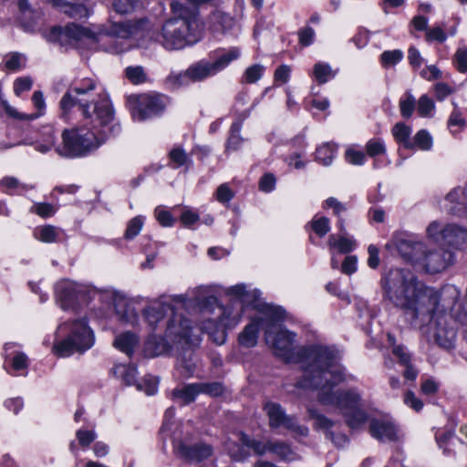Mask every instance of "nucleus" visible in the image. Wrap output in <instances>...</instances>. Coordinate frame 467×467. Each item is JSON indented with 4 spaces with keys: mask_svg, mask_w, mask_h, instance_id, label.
Segmentation results:
<instances>
[{
    "mask_svg": "<svg viewBox=\"0 0 467 467\" xmlns=\"http://www.w3.org/2000/svg\"><path fill=\"white\" fill-rule=\"evenodd\" d=\"M172 16L166 20L157 41L167 50H179L198 41L199 10L179 1L171 4Z\"/></svg>",
    "mask_w": 467,
    "mask_h": 467,
    "instance_id": "8",
    "label": "nucleus"
},
{
    "mask_svg": "<svg viewBox=\"0 0 467 467\" xmlns=\"http://www.w3.org/2000/svg\"><path fill=\"white\" fill-rule=\"evenodd\" d=\"M337 146L334 143L326 142L317 148L316 161L324 166H329L337 153Z\"/></svg>",
    "mask_w": 467,
    "mask_h": 467,
    "instance_id": "32",
    "label": "nucleus"
},
{
    "mask_svg": "<svg viewBox=\"0 0 467 467\" xmlns=\"http://www.w3.org/2000/svg\"><path fill=\"white\" fill-rule=\"evenodd\" d=\"M32 101H33L35 108L37 110L35 113H32V114L21 113L16 109L13 108L12 106H9V105L5 106V112L8 116L17 119L34 120V119L41 117L44 114L46 104H45L43 93L41 91H35L32 96Z\"/></svg>",
    "mask_w": 467,
    "mask_h": 467,
    "instance_id": "19",
    "label": "nucleus"
},
{
    "mask_svg": "<svg viewBox=\"0 0 467 467\" xmlns=\"http://www.w3.org/2000/svg\"><path fill=\"white\" fill-rule=\"evenodd\" d=\"M208 287L199 286L192 290V306H199L202 311L213 312L218 310L216 318L206 319L201 329L206 332L212 340L217 345H222L226 340V328L234 327L241 320L244 305L253 304L259 296L257 290H248L244 284L230 286L226 294L233 296L234 299L226 306H220L214 296L205 295Z\"/></svg>",
    "mask_w": 467,
    "mask_h": 467,
    "instance_id": "4",
    "label": "nucleus"
},
{
    "mask_svg": "<svg viewBox=\"0 0 467 467\" xmlns=\"http://www.w3.org/2000/svg\"><path fill=\"white\" fill-rule=\"evenodd\" d=\"M210 27L213 32L224 33L234 25V19L223 11L216 10L209 17Z\"/></svg>",
    "mask_w": 467,
    "mask_h": 467,
    "instance_id": "25",
    "label": "nucleus"
},
{
    "mask_svg": "<svg viewBox=\"0 0 467 467\" xmlns=\"http://www.w3.org/2000/svg\"><path fill=\"white\" fill-rule=\"evenodd\" d=\"M234 197L233 191L225 183L221 184L216 191V199L222 203L230 202Z\"/></svg>",
    "mask_w": 467,
    "mask_h": 467,
    "instance_id": "63",
    "label": "nucleus"
},
{
    "mask_svg": "<svg viewBox=\"0 0 467 467\" xmlns=\"http://www.w3.org/2000/svg\"><path fill=\"white\" fill-rule=\"evenodd\" d=\"M198 383L185 385L182 388H176L172 390V400L180 401L182 405L192 402L196 396L200 394Z\"/></svg>",
    "mask_w": 467,
    "mask_h": 467,
    "instance_id": "24",
    "label": "nucleus"
},
{
    "mask_svg": "<svg viewBox=\"0 0 467 467\" xmlns=\"http://www.w3.org/2000/svg\"><path fill=\"white\" fill-rule=\"evenodd\" d=\"M240 51L234 47L228 51L219 52L211 57V60L202 59L192 64L187 72L191 82L202 81L207 78L216 75L225 68L232 61L237 59Z\"/></svg>",
    "mask_w": 467,
    "mask_h": 467,
    "instance_id": "10",
    "label": "nucleus"
},
{
    "mask_svg": "<svg viewBox=\"0 0 467 467\" xmlns=\"http://www.w3.org/2000/svg\"><path fill=\"white\" fill-rule=\"evenodd\" d=\"M191 83L187 69L181 72H171L165 78V85L171 89H176L181 87L188 86Z\"/></svg>",
    "mask_w": 467,
    "mask_h": 467,
    "instance_id": "34",
    "label": "nucleus"
},
{
    "mask_svg": "<svg viewBox=\"0 0 467 467\" xmlns=\"http://www.w3.org/2000/svg\"><path fill=\"white\" fill-rule=\"evenodd\" d=\"M63 231L54 225H44L36 228L34 232L35 237L43 243H56L58 242Z\"/></svg>",
    "mask_w": 467,
    "mask_h": 467,
    "instance_id": "27",
    "label": "nucleus"
},
{
    "mask_svg": "<svg viewBox=\"0 0 467 467\" xmlns=\"http://www.w3.org/2000/svg\"><path fill=\"white\" fill-rule=\"evenodd\" d=\"M79 444L82 447H88L93 442L97 437L94 431L78 430L76 433Z\"/></svg>",
    "mask_w": 467,
    "mask_h": 467,
    "instance_id": "61",
    "label": "nucleus"
},
{
    "mask_svg": "<svg viewBox=\"0 0 467 467\" xmlns=\"http://www.w3.org/2000/svg\"><path fill=\"white\" fill-rule=\"evenodd\" d=\"M166 106V97L161 94H143L138 98L137 108L132 112L135 120L142 121L161 114Z\"/></svg>",
    "mask_w": 467,
    "mask_h": 467,
    "instance_id": "13",
    "label": "nucleus"
},
{
    "mask_svg": "<svg viewBox=\"0 0 467 467\" xmlns=\"http://www.w3.org/2000/svg\"><path fill=\"white\" fill-rule=\"evenodd\" d=\"M265 71V67L259 64H254L247 67L243 75V82L253 84L258 81Z\"/></svg>",
    "mask_w": 467,
    "mask_h": 467,
    "instance_id": "42",
    "label": "nucleus"
},
{
    "mask_svg": "<svg viewBox=\"0 0 467 467\" xmlns=\"http://www.w3.org/2000/svg\"><path fill=\"white\" fill-rule=\"evenodd\" d=\"M415 98L410 92H407L405 97L400 99V109L403 118L409 119L412 115L415 109Z\"/></svg>",
    "mask_w": 467,
    "mask_h": 467,
    "instance_id": "45",
    "label": "nucleus"
},
{
    "mask_svg": "<svg viewBox=\"0 0 467 467\" xmlns=\"http://www.w3.org/2000/svg\"><path fill=\"white\" fill-rule=\"evenodd\" d=\"M137 343L138 338L136 335L131 332H126L116 337L114 347L128 356H130Z\"/></svg>",
    "mask_w": 467,
    "mask_h": 467,
    "instance_id": "31",
    "label": "nucleus"
},
{
    "mask_svg": "<svg viewBox=\"0 0 467 467\" xmlns=\"http://www.w3.org/2000/svg\"><path fill=\"white\" fill-rule=\"evenodd\" d=\"M265 313L263 317L254 319L250 324L245 326L244 330L240 333L238 340L240 345L244 348H253L257 344L259 327L262 325L265 329Z\"/></svg>",
    "mask_w": 467,
    "mask_h": 467,
    "instance_id": "20",
    "label": "nucleus"
},
{
    "mask_svg": "<svg viewBox=\"0 0 467 467\" xmlns=\"http://www.w3.org/2000/svg\"><path fill=\"white\" fill-rule=\"evenodd\" d=\"M285 311L280 307L269 306L265 311V339L275 356L286 362L298 363L303 376L296 387L311 389L318 386L325 371L333 369L339 360L337 350L330 347L314 345L308 348L296 346V334L285 328L281 322Z\"/></svg>",
    "mask_w": 467,
    "mask_h": 467,
    "instance_id": "2",
    "label": "nucleus"
},
{
    "mask_svg": "<svg viewBox=\"0 0 467 467\" xmlns=\"http://www.w3.org/2000/svg\"><path fill=\"white\" fill-rule=\"evenodd\" d=\"M112 374L121 379V380L128 386L136 385L137 368L130 364H116L112 368Z\"/></svg>",
    "mask_w": 467,
    "mask_h": 467,
    "instance_id": "28",
    "label": "nucleus"
},
{
    "mask_svg": "<svg viewBox=\"0 0 467 467\" xmlns=\"http://www.w3.org/2000/svg\"><path fill=\"white\" fill-rule=\"evenodd\" d=\"M275 178L272 173L265 174L259 183V188L262 192H270L275 189Z\"/></svg>",
    "mask_w": 467,
    "mask_h": 467,
    "instance_id": "64",
    "label": "nucleus"
},
{
    "mask_svg": "<svg viewBox=\"0 0 467 467\" xmlns=\"http://www.w3.org/2000/svg\"><path fill=\"white\" fill-rule=\"evenodd\" d=\"M445 226L437 221L431 222L427 227V236L435 242L442 241V232Z\"/></svg>",
    "mask_w": 467,
    "mask_h": 467,
    "instance_id": "54",
    "label": "nucleus"
},
{
    "mask_svg": "<svg viewBox=\"0 0 467 467\" xmlns=\"http://www.w3.org/2000/svg\"><path fill=\"white\" fill-rule=\"evenodd\" d=\"M32 78L29 77L18 78L14 83V91L16 95L20 97L23 92L29 91L32 88Z\"/></svg>",
    "mask_w": 467,
    "mask_h": 467,
    "instance_id": "55",
    "label": "nucleus"
},
{
    "mask_svg": "<svg viewBox=\"0 0 467 467\" xmlns=\"http://www.w3.org/2000/svg\"><path fill=\"white\" fill-rule=\"evenodd\" d=\"M403 58V52L400 49L387 50L380 55V63L383 67L397 65Z\"/></svg>",
    "mask_w": 467,
    "mask_h": 467,
    "instance_id": "38",
    "label": "nucleus"
},
{
    "mask_svg": "<svg viewBox=\"0 0 467 467\" xmlns=\"http://www.w3.org/2000/svg\"><path fill=\"white\" fill-rule=\"evenodd\" d=\"M50 2L70 17L82 18L88 16V8L80 2L62 0H50Z\"/></svg>",
    "mask_w": 467,
    "mask_h": 467,
    "instance_id": "23",
    "label": "nucleus"
},
{
    "mask_svg": "<svg viewBox=\"0 0 467 467\" xmlns=\"http://www.w3.org/2000/svg\"><path fill=\"white\" fill-rule=\"evenodd\" d=\"M397 248L404 259L410 262L412 265H419L426 245L421 241L409 238L400 240L398 243Z\"/></svg>",
    "mask_w": 467,
    "mask_h": 467,
    "instance_id": "17",
    "label": "nucleus"
},
{
    "mask_svg": "<svg viewBox=\"0 0 467 467\" xmlns=\"http://www.w3.org/2000/svg\"><path fill=\"white\" fill-rule=\"evenodd\" d=\"M200 393H206L211 396H219L223 392V386L219 382L198 383Z\"/></svg>",
    "mask_w": 467,
    "mask_h": 467,
    "instance_id": "59",
    "label": "nucleus"
},
{
    "mask_svg": "<svg viewBox=\"0 0 467 467\" xmlns=\"http://www.w3.org/2000/svg\"><path fill=\"white\" fill-rule=\"evenodd\" d=\"M146 350L151 356H159L167 350V344L163 338L150 337L146 342Z\"/></svg>",
    "mask_w": 467,
    "mask_h": 467,
    "instance_id": "43",
    "label": "nucleus"
},
{
    "mask_svg": "<svg viewBox=\"0 0 467 467\" xmlns=\"http://www.w3.org/2000/svg\"><path fill=\"white\" fill-rule=\"evenodd\" d=\"M96 88L94 79L75 80L61 98V118L69 119L72 109L78 108L84 123L62 131V142L55 148L60 156H86L98 150L110 136L119 132V125L114 123L110 101L106 96L97 93Z\"/></svg>",
    "mask_w": 467,
    "mask_h": 467,
    "instance_id": "1",
    "label": "nucleus"
},
{
    "mask_svg": "<svg viewBox=\"0 0 467 467\" xmlns=\"http://www.w3.org/2000/svg\"><path fill=\"white\" fill-rule=\"evenodd\" d=\"M369 432L379 441H397L400 438V430L390 420L373 419L369 422Z\"/></svg>",
    "mask_w": 467,
    "mask_h": 467,
    "instance_id": "16",
    "label": "nucleus"
},
{
    "mask_svg": "<svg viewBox=\"0 0 467 467\" xmlns=\"http://www.w3.org/2000/svg\"><path fill=\"white\" fill-rule=\"evenodd\" d=\"M412 142L414 143V149L418 148L421 150H430L432 147V138L425 130H419L415 134Z\"/></svg>",
    "mask_w": 467,
    "mask_h": 467,
    "instance_id": "39",
    "label": "nucleus"
},
{
    "mask_svg": "<svg viewBox=\"0 0 467 467\" xmlns=\"http://www.w3.org/2000/svg\"><path fill=\"white\" fill-rule=\"evenodd\" d=\"M147 23L148 20L145 19L114 23L98 33L72 23L64 27L54 26L48 34V39L58 42L62 46L86 41L89 45L98 44L101 49L109 53L119 54L130 48L131 44L129 38L143 29Z\"/></svg>",
    "mask_w": 467,
    "mask_h": 467,
    "instance_id": "5",
    "label": "nucleus"
},
{
    "mask_svg": "<svg viewBox=\"0 0 467 467\" xmlns=\"http://www.w3.org/2000/svg\"><path fill=\"white\" fill-rule=\"evenodd\" d=\"M310 223L312 230L320 237L325 236L330 231L329 219L325 216L316 215Z\"/></svg>",
    "mask_w": 467,
    "mask_h": 467,
    "instance_id": "41",
    "label": "nucleus"
},
{
    "mask_svg": "<svg viewBox=\"0 0 467 467\" xmlns=\"http://www.w3.org/2000/svg\"><path fill=\"white\" fill-rule=\"evenodd\" d=\"M307 413L309 420L313 421L314 430L325 431L326 438L334 441V432L330 430L335 426V421L312 407L307 409Z\"/></svg>",
    "mask_w": 467,
    "mask_h": 467,
    "instance_id": "21",
    "label": "nucleus"
},
{
    "mask_svg": "<svg viewBox=\"0 0 467 467\" xmlns=\"http://www.w3.org/2000/svg\"><path fill=\"white\" fill-rule=\"evenodd\" d=\"M391 133L396 140V141L404 148L413 150L414 143L410 140L411 134V129L410 126L404 124L403 122H398L391 130Z\"/></svg>",
    "mask_w": 467,
    "mask_h": 467,
    "instance_id": "30",
    "label": "nucleus"
},
{
    "mask_svg": "<svg viewBox=\"0 0 467 467\" xmlns=\"http://www.w3.org/2000/svg\"><path fill=\"white\" fill-rule=\"evenodd\" d=\"M454 64L456 68L462 72H467V49L459 48L454 56Z\"/></svg>",
    "mask_w": 467,
    "mask_h": 467,
    "instance_id": "60",
    "label": "nucleus"
},
{
    "mask_svg": "<svg viewBox=\"0 0 467 467\" xmlns=\"http://www.w3.org/2000/svg\"><path fill=\"white\" fill-rule=\"evenodd\" d=\"M264 409L269 418V425L271 428L284 426L285 429L299 436L306 437L308 435V428L299 425L294 417L286 415L279 404L267 402Z\"/></svg>",
    "mask_w": 467,
    "mask_h": 467,
    "instance_id": "11",
    "label": "nucleus"
},
{
    "mask_svg": "<svg viewBox=\"0 0 467 467\" xmlns=\"http://www.w3.org/2000/svg\"><path fill=\"white\" fill-rule=\"evenodd\" d=\"M126 77L133 84L143 83L146 80V74L142 67H129L125 70Z\"/></svg>",
    "mask_w": 467,
    "mask_h": 467,
    "instance_id": "52",
    "label": "nucleus"
},
{
    "mask_svg": "<svg viewBox=\"0 0 467 467\" xmlns=\"http://www.w3.org/2000/svg\"><path fill=\"white\" fill-rule=\"evenodd\" d=\"M318 386L311 389L317 390V400L326 406L340 410L346 423L351 429L361 427L368 419L366 411L361 410V396L356 389H342L337 386L346 380L344 368L337 362L333 369L325 371Z\"/></svg>",
    "mask_w": 467,
    "mask_h": 467,
    "instance_id": "6",
    "label": "nucleus"
},
{
    "mask_svg": "<svg viewBox=\"0 0 467 467\" xmlns=\"http://www.w3.org/2000/svg\"><path fill=\"white\" fill-rule=\"evenodd\" d=\"M455 262L454 254L443 248H425L421 261L419 265L427 273L437 274L446 270Z\"/></svg>",
    "mask_w": 467,
    "mask_h": 467,
    "instance_id": "12",
    "label": "nucleus"
},
{
    "mask_svg": "<svg viewBox=\"0 0 467 467\" xmlns=\"http://www.w3.org/2000/svg\"><path fill=\"white\" fill-rule=\"evenodd\" d=\"M144 224V217L141 215H138L134 218H132L127 226L126 232H125V237L127 239H133L136 237L140 232L142 229V226Z\"/></svg>",
    "mask_w": 467,
    "mask_h": 467,
    "instance_id": "46",
    "label": "nucleus"
},
{
    "mask_svg": "<svg viewBox=\"0 0 467 467\" xmlns=\"http://www.w3.org/2000/svg\"><path fill=\"white\" fill-rule=\"evenodd\" d=\"M154 215L159 223L163 227H171L175 223L171 213L161 206L155 208Z\"/></svg>",
    "mask_w": 467,
    "mask_h": 467,
    "instance_id": "50",
    "label": "nucleus"
},
{
    "mask_svg": "<svg viewBox=\"0 0 467 467\" xmlns=\"http://www.w3.org/2000/svg\"><path fill=\"white\" fill-rule=\"evenodd\" d=\"M159 380L153 376H146L138 381L136 388L138 390L144 391L147 395H154L158 389Z\"/></svg>",
    "mask_w": 467,
    "mask_h": 467,
    "instance_id": "40",
    "label": "nucleus"
},
{
    "mask_svg": "<svg viewBox=\"0 0 467 467\" xmlns=\"http://www.w3.org/2000/svg\"><path fill=\"white\" fill-rule=\"evenodd\" d=\"M242 124L241 122H234L231 126V135L227 141V150H235L239 148L242 138L240 137Z\"/></svg>",
    "mask_w": 467,
    "mask_h": 467,
    "instance_id": "47",
    "label": "nucleus"
},
{
    "mask_svg": "<svg viewBox=\"0 0 467 467\" xmlns=\"http://www.w3.org/2000/svg\"><path fill=\"white\" fill-rule=\"evenodd\" d=\"M366 150L368 156L376 157L386 152L384 141L380 139L369 140L366 144Z\"/></svg>",
    "mask_w": 467,
    "mask_h": 467,
    "instance_id": "49",
    "label": "nucleus"
},
{
    "mask_svg": "<svg viewBox=\"0 0 467 467\" xmlns=\"http://www.w3.org/2000/svg\"><path fill=\"white\" fill-rule=\"evenodd\" d=\"M454 109L448 119V127L453 135L460 132L466 125V120L462 117L457 104L453 103Z\"/></svg>",
    "mask_w": 467,
    "mask_h": 467,
    "instance_id": "37",
    "label": "nucleus"
},
{
    "mask_svg": "<svg viewBox=\"0 0 467 467\" xmlns=\"http://www.w3.org/2000/svg\"><path fill=\"white\" fill-rule=\"evenodd\" d=\"M41 136L42 140L36 144L35 149L41 153H46L55 145L56 136L54 128L51 126L44 127L41 130Z\"/></svg>",
    "mask_w": 467,
    "mask_h": 467,
    "instance_id": "33",
    "label": "nucleus"
},
{
    "mask_svg": "<svg viewBox=\"0 0 467 467\" xmlns=\"http://www.w3.org/2000/svg\"><path fill=\"white\" fill-rule=\"evenodd\" d=\"M11 366L16 371L26 369L28 367L27 356L24 352H16L12 358Z\"/></svg>",
    "mask_w": 467,
    "mask_h": 467,
    "instance_id": "58",
    "label": "nucleus"
},
{
    "mask_svg": "<svg viewBox=\"0 0 467 467\" xmlns=\"http://www.w3.org/2000/svg\"><path fill=\"white\" fill-rule=\"evenodd\" d=\"M442 242L456 249L467 246V229L457 224H448L442 232Z\"/></svg>",
    "mask_w": 467,
    "mask_h": 467,
    "instance_id": "18",
    "label": "nucleus"
},
{
    "mask_svg": "<svg viewBox=\"0 0 467 467\" xmlns=\"http://www.w3.org/2000/svg\"><path fill=\"white\" fill-rule=\"evenodd\" d=\"M391 351L400 365H408L410 362L411 356L403 345L394 346Z\"/></svg>",
    "mask_w": 467,
    "mask_h": 467,
    "instance_id": "57",
    "label": "nucleus"
},
{
    "mask_svg": "<svg viewBox=\"0 0 467 467\" xmlns=\"http://www.w3.org/2000/svg\"><path fill=\"white\" fill-rule=\"evenodd\" d=\"M173 448L177 455L189 462H201L213 453L210 445L202 442L192 444L188 440L174 441Z\"/></svg>",
    "mask_w": 467,
    "mask_h": 467,
    "instance_id": "15",
    "label": "nucleus"
},
{
    "mask_svg": "<svg viewBox=\"0 0 467 467\" xmlns=\"http://www.w3.org/2000/svg\"><path fill=\"white\" fill-rule=\"evenodd\" d=\"M326 208H332L333 213L337 216H340L342 213L347 211V207L345 204L340 202L337 199L334 197H329L325 201L324 206Z\"/></svg>",
    "mask_w": 467,
    "mask_h": 467,
    "instance_id": "62",
    "label": "nucleus"
},
{
    "mask_svg": "<svg viewBox=\"0 0 467 467\" xmlns=\"http://www.w3.org/2000/svg\"><path fill=\"white\" fill-rule=\"evenodd\" d=\"M192 290L185 295L162 296L160 300L153 302L143 310V316L151 328H155L158 323L164 317L167 311L172 313L165 330V337L173 343L185 342L187 345H195L200 339L194 334V327L190 320L182 315L175 314V309L180 307L190 308L192 306Z\"/></svg>",
    "mask_w": 467,
    "mask_h": 467,
    "instance_id": "7",
    "label": "nucleus"
},
{
    "mask_svg": "<svg viewBox=\"0 0 467 467\" xmlns=\"http://www.w3.org/2000/svg\"><path fill=\"white\" fill-rule=\"evenodd\" d=\"M270 452L275 454L279 460L285 462H293L299 459V456L293 451L291 446L281 441H270Z\"/></svg>",
    "mask_w": 467,
    "mask_h": 467,
    "instance_id": "26",
    "label": "nucleus"
},
{
    "mask_svg": "<svg viewBox=\"0 0 467 467\" xmlns=\"http://www.w3.org/2000/svg\"><path fill=\"white\" fill-rule=\"evenodd\" d=\"M57 301L64 310L74 307L79 301L85 300V287L69 280H62L55 287Z\"/></svg>",
    "mask_w": 467,
    "mask_h": 467,
    "instance_id": "14",
    "label": "nucleus"
},
{
    "mask_svg": "<svg viewBox=\"0 0 467 467\" xmlns=\"http://www.w3.org/2000/svg\"><path fill=\"white\" fill-rule=\"evenodd\" d=\"M171 161L173 163V168L182 166H188L192 163L190 157L182 148H174L170 152Z\"/></svg>",
    "mask_w": 467,
    "mask_h": 467,
    "instance_id": "44",
    "label": "nucleus"
},
{
    "mask_svg": "<svg viewBox=\"0 0 467 467\" xmlns=\"http://www.w3.org/2000/svg\"><path fill=\"white\" fill-rule=\"evenodd\" d=\"M346 161L352 165H362L366 161V155L360 150L352 148L348 149L345 153Z\"/></svg>",
    "mask_w": 467,
    "mask_h": 467,
    "instance_id": "53",
    "label": "nucleus"
},
{
    "mask_svg": "<svg viewBox=\"0 0 467 467\" xmlns=\"http://www.w3.org/2000/svg\"><path fill=\"white\" fill-rule=\"evenodd\" d=\"M138 5L135 0H114L112 3L113 9L120 15H127L133 12Z\"/></svg>",
    "mask_w": 467,
    "mask_h": 467,
    "instance_id": "48",
    "label": "nucleus"
},
{
    "mask_svg": "<svg viewBox=\"0 0 467 467\" xmlns=\"http://www.w3.org/2000/svg\"><path fill=\"white\" fill-rule=\"evenodd\" d=\"M381 285L386 299L412 319L421 322H429L435 315L451 309L459 298L454 286L439 292L425 286L410 270L401 268L390 269L382 277Z\"/></svg>",
    "mask_w": 467,
    "mask_h": 467,
    "instance_id": "3",
    "label": "nucleus"
},
{
    "mask_svg": "<svg viewBox=\"0 0 467 467\" xmlns=\"http://www.w3.org/2000/svg\"><path fill=\"white\" fill-rule=\"evenodd\" d=\"M327 244L329 247L337 248L341 254L350 253L356 247V241L346 234H339L338 237L335 234L329 235Z\"/></svg>",
    "mask_w": 467,
    "mask_h": 467,
    "instance_id": "29",
    "label": "nucleus"
},
{
    "mask_svg": "<svg viewBox=\"0 0 467 467\" xmlns=\"http://www.w3.org/2000/svg\"><path fill=\"white\" fill-rule=\"evenodd\" d=\"M116 316L119 321L135 326L139 322V314L133 303L125 299H119L115 304Z\"/></svg>",
    "mask_w": 467,
    "mask_h": 467,
    "instance_id": "22",
    "label": "nucleus"
},
{
    "mask_svg": "<svg viewBox=\"0 0 467 467\" xmlns=\"http://www.w3.org/2000/svg\"><path fill=\"white\" fill-rule=\"evenodd\" d=\"M240 441L244 445L248 448H251L254 453L258 455H264L266 452H270V441L263 442L261 441H256L254 439L250 438L249 436L242 433L240 437Z\"/></svg>",
    "mask_w": 467,
    "mask_h": 467,
    "instance_id": "35",
    "label": "nucleus"
},
{
    "mask_svg": "<svg viewBox=\"0 0 467 467\" xmlns=\"http://www.w3.org/2000/svg\"><path fill=\"white\" fill-rule=\"evenodd\" d=\"M434 109L433 101L426 95L420 98L418 101V112L421 117H427Z\"/></svg>",
    "mask_w": 467,
    "mask_h": 467,
    "instance_id": "56",
    "label": "nucleus"
},
{
    "mask_svg": "<svg viewBox=\"0 0 467 467\" xmlns=\"http://www.w3.org/2000/svg\"><path fill=\"white\" fill-rule=\"evenodd\" d=\"M95 342L92 330L85 319L75 320L70 324L68 336L54 345V352L62 358L69 357L74 353H84Z\"/></svg>",
    "mask_w": 467,
    "mask_h": 467,
    "instance_id": "9",
    "label": "nucleus"
},
{
    "mask_svg": "<svg viewBox=\"0 0 467 467\" xmlns=\"http://www.w3.org/2000/svg\"><path fill=\"white\" fill-rule=\"evenodd\" d=\"M313 75L319 84H325L336 75L327 63L318 62L314 66Z\"/></svg>",
    "mask_w": 467,
    "mask_h": 467,
    "instance_id": "36",
    "label": "nucleus"
},
{
    "mask_svg": "<svg viewBox=\"0 0 467 467\" xmlns=\"http://www.w3.org/2000/svg\"><path fill=\"white\" fill-rule=\"evenodd\" d=\"M57 208L51 204L47 202H38L36 203L32 208L31 211L40 217L43 218H48L53 216L57 213Z\"/></svg>",
    "mask_w": 467,
    "mask_h": 467,
    "instance_id": "51",
    "label": "nucleus"
}]
</instances>
